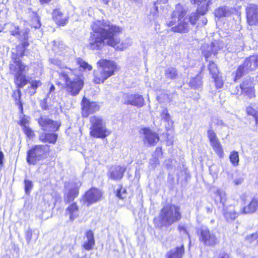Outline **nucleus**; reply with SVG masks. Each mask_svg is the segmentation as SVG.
<instances>
[{
  "label": "nucleus",
  "mask_w": 258,
  "mask_h": 258,
  "mask_svg": "<svg viewBox=\"0 0 258 258\" xmlns=\"http://www.w3.org/2000/svg\"><path fill=\"white\" fill-rule=\"evenodd\" d=\"M194 4H196L199 7L197 12L190 14L189 17H185L186 11L182 5H176L175 10L173 12L171 18L166 21V24L172 27L171 31L174 32L185 33L189 29V22L195 25L199 18V14L204 15L208 10L210 1L191 0Z\"/></svg>",
  "instance_id": "f257e3e1"
},
{
  "label": "nucleus",
  "mask_w": 258,
  "mask_h": 258,
  "mask_svg": "<svg viewBox=\"0 0 258 258\" xmlns=\"http://www.w3.org/2000/svg\"><path fill=\"white\" fill-rule=\"evenodd\" d=\"M115 27L108 20H94L91 25V31L88 40L87 47L92 50H98L103 48L105 43L110 46L114 44L112 31Z\"/></svg>",
  "instance_id": "f03ea898"
},
{
  "label": "nucleus",
  "mask_w": 258,
  "mask_h": 258,
  "mask_svg": "<svg viewBox=\"0 0 258 258\" xmlns=\"http://www.w3.org/2000/svg\"><path fill=\"white\" fill-rule=\"evenodd\" d=\"M60 79L65 82L67 91L72 96L78 95L84 86V81L80 76H76L74 71L65 68L58 72Z\"/></svg>",
  "instance_id": "7ed1b4c3"
},
{
  "label": "nucleus",
  "mask_w": 258,
  "mask_h": 258,
  "mask_svg": "<svg viewBox=\"0 0 258 258\" xmlns=\"http://www.w3.org/2000/svg\"><path fill=\"white\" fill-rule=\"evenodd\" d=\"M10 73L14 76V82L18 88H23L27 83L26 74L28 71L29 66L19 58L12 57L9 64Z\"/></svg>",
  "instance_id": "20e7f679"
},
{
  "label": "nucleus",
  "mask_w": 258,
  "mask_h": 258,
  "mask_svg": "<svg viewBox=\"0 0 258 258\" xmlns=\"http://www.w3.org/2000/svg\"><path fill=\"white\" fill-rule=\"evenodd\" d=\"M97 64L98 69L94 71L93 82L98 84L104 83L114 74L116 64L113 61L104 59L99 60Z\"/></svg>",
  "instance_id": "39448f33"
},
{
  "label": "nucleus",
  "mask_w": 258,
  "mask_h": 258,
  "mask_svg": "<svg viewBox=\"0 0 258 258\" xmlns=\"http://www.w3.org/2000/svg\"><path fill=\"white\" fill-rule=\"evenodd\" d=\"M179 207L167 204L163 207L159 214V220L162 226H169L178 221L181 217Z\"/></svg>",
  "instance_id": "423d86ee"
},
{
  "label": "nucleus",
  "mask_w": 258,
  "mask_h": 258,
  "mask_svg": "<svg viewBox=\"0 0 258 258\" xmlns=\"http://www.w3.org/2000/svg\"><path fill=\"white\" fill-rule=\"evenodd\" d=\"M91 126L90 134L96 138H105L110 134V132L106 126L105 121L99 116H93L90 117Z\"/></svg>",
  "instance_id": "0eeeda50"
},
{
  "label": "nucleus",
  "mask_w": 258,
  "mask_h": 258,
  "mask_svg": "<svg viewBox=\"0 0 258 258\" xmlns=\"http://www.w3.org/2000/svg\"><path fill=\"white\" fill-rule=\"evenodd\" d=\"M49 150L46 145H35L27 151V161L29 164L35 165L44 158V154Z\"/></svg>",
  "instance_id": "6e6552de"
},
{
  "label": "nucleus",
  "mask_w": 258,
  "mask_h": 258,
  "mask_svg": "<svg viewBox=\"0 0 258 258\" xmlns=\"http://www.w3.org/2000/svg\"><path fill=\"white\" fill-rule=\"evenodd\" d=\"M258 68V55H252L245 59L243 64L237 69L234 81L240 78L243 75Z\"/></svg>",
  "instance_id": "1a4fd4ad"
},
{
  "label": "nucleus",
  "mask_w": 258,
  "mask_h": 258,
  "mask_svg": "<svg viewBox=\"0 0 258 258\" xmlns=\"http://www.w3.org/2000/svg\"><path fill=\"white\" fill-rule=\"evenodd\" d=\"M81 182L78 179H74L65 183L64 188V202L69 204L78 197Z\"/></svg>",
  "instance_id": "9d476101"
},
{
  "label": "nucleus",
  "mask_w": 258,
  "mask_h": 258,
  "mask_svg": "<svg viewBox=\"0 0 258 258\" xmlns=\"http://www.w3.org/2000/svg\"><path fill=\"white\" fill-rule=\"evenodd\" d=\"M199 241L208 246H214L219 243L218 238L214 233L207 227L202 226L197 230Z\"/></svg>",
  "instance_id": "9b49d317"
},
{
  "label": "nucleus",
  "mask_w": 258,
  "mask_h": 258,
  "mask_svg": "<svg viewBox=\"0 0 258 258\" xmlns=\"http://www.w3.org/2000/svg\"><path fill=\"white\" fill-rule=\"evenodd\" d=\"M113 27L116 28L115 29V31H112V39L114 41V44L113 45L110 46L119 50H123L131 46L132 44V41L130 38H126L120 42L119 38L117 37L116 35L121 32V29L116 25H113Z\"/></svg>",
  "instance_id": "f8f14e48"
},
{
  "label": "nucleus",
  "mask_w": 258,
  "mask_h": 258,
  "mask_svg": "<svg viewBox=\"0 0 258 258\" xmlns=\"http://www.w3.org/2000/svg\"><path fill=\"white\" fill-rule=\"evenodd\" d=\"M122 101L124 104L131 105L137 108H141L145 105L143 96L138 93L124 94L122 96Z\"/></svg>",
  "instance_id": "ddd939ff"
},
{
  "label": "nucleus",
  "mask_w": 258,
  "mask_h": 258,
  "mask_svg": "<svg viewBox=\"0 0 258 258\" xmlns=\"http://www.w3.org/2000/svg\"><path fill=\"white\" fill-rule=\"evenodd\" d=\"M10 30V32L11 35L16 36L19 39L22 41V47L23 49L22 52L20 53V56H22L24 55V49L29 45V43L27 41L28 39V32L27 31H19V27L13 24L9 25Z\"/></svg>",
  "instance_id": "4468645a"
},
{
  "label": "nucleus",
  "mask_w": 258,
  "mask_h": 258,
  "mask_svg": "<svg viewBox=\"0 0 258 258\" xmlns=\"http://www.w3.org/2000/svg\"><path fill=\"white\" fill-rule=\"evenodd\" d=\"M207 136L210 141V145L213 150L219 157H222L223 151L216 134L212 129L210 128L207 131Z\"/></svg>",
  "instance_id": "2eb2a0df"
},
{
  "label": "nucleus",
  "mask_w": 258,
  "mask_h": 258,
  "mask_svg": "<svg viewBox=\"0 0 258 258\" xmlns=\"http://www.w3.org/2000/svg\"><path fill=\"white\" fill-rule=\"evenodd\" d=\"M38 122L42 129L45 131L55 132L60 125L58 121H53L46 116H41Z\"/></svg>",
  "instance_id": "dca6fc26"
},
{
  "label": "nucleus",
  "mask_w": 258,
  "mask_h": 258,
  "mask_svg": "<svg viewBox=\"0 0 258 258\" xmlns=\"http://www.w3.org/2000/svg\"><path fill=\"white\" fill-rule=\"evenodd\" d=\"M99 106L95 102H90L85 97L82 101V114L83 117H87L90 114L99 110Z\"/></svg>",
  "instance_id": "f3484780"
},
{
  "label": "nucleus",
  "mask_w": 258,
  "mask_h": 258,
  "mask_svg": "<svg viewBox=\"0 0 258 258\" xmlns=\"http://www.w3.org/2000/svg\"><path fill=\"white\" fill-rule=\"evenodd\" d=\"M144 135V143L148 145H155L159 140L158 134L149 128H143L141 131Z\"/></svg>",
  "instance_id": "a211bd4d"
},
{
  "label": "nucleus",
  "mask_w": 258,
  "mask_h": 258,
  "mask_svg": "<svg viewBox=\"0 0 258 258\" xmlns=\"http://www.w3.org/2000/svg\"><path fill=\"white\" fill-rule=\"evenodd\" d=\"M247 21L249 25H258L257 8L254 5H250L246 8Z\"/></svg>",
  "instance_id": "6ab92c4d"
},
{
  "label": "nucleus",
  "mask_w": 258,
  "mask_h": 258,
  "mask_svg": "<svg viewBox=\"0 0 258 258\" xmlns=\"http://www.w3.org/2000/svg\"><path fill=\"white\" fill-rule=\"evenodd\" d=\"M101 196V192L99 190L92 188L86 192L84 196V200L88 203V205H90L99 201Z\"/></svg>",
  "instance_id": "aec40b11"
},
{
  "label": "nucleus",
  "mask_w": 258,
  "mask_h": 258,
  "mask_svg": "<svg viewBox=\"0 0 258 258\" xmlns=\"http://www.w3.org/2000/svg\"><path fill=\"white\" fill-rule=\"evenodd\" d=\"M79 207L76 203L69 205L65 211V215L69 217V220L71 222L79 217Z\"/></svg>",
  "instance_id": "412c9836"
},
{
  "label": "nucleus",
  "mask_w": 258,
  "mask_h": 258,
  "mask_svg": "<svg viewBox=\"0 0 258 258\" xmlns=\"http://www.w3.org/2000/svg\"><path fill=\"white\" fill-rule=\"evenodd\" d=\"M126 170L125 166H115L110 169L109 177L113 180L120 179Z\"/></svg>",
  "instance_id": "4be33fe9"
},
{
  "label": "nucleus",
  "mask_w": 258,
  "mask_h": 258,
  "mask_svg": "<svg viewBox=\"0 0 258 258\" xmlns=\"http://www.w3.org/2000/svg\"><path fill=\"white\" fill-rule=\"evenodd\" d=\"M258 209V199L253 198L250 203L240 210V213L247 214L254 213Z\"/></svg>",
  "instance_id": "5701e85b"
},
{
  "label": "nucleus",
  "mask_w": 258,
  "mask_h": 258,
  "mask_svg": "<svg viewBox=\"0 0 258 258\" xmlns=\"http://www.w3.org/2000/svg\"><path fill=\"white\" fill-rule=\"evenodd\" d=\"M85 241L83 244V247L86 250H90L92 249L95 244L94 234L91 230H89L86 232Z\"/></svg>",
  "instance_id": "b1692460"
},
{
  "label": "nucleus",
  "mask_w": 258,
  "mask_h": 258,
  "mask_svg": "<svg viewBox=\"0 0 258 258\" xmlns=\"http://www.w3.org/2000/svg\"><path fill=\"white\" fill-rule=\"evenodd\" d=\"M52 18L58 25L63 26L68 22V17L64 16L59 10H55L52 13Z\"/></svg>",
  "instance_id": "393cba45"
},
{
  "label": "nucleus",
  "mask_w": 258,
  "mask_h": 258,
  "mask_svg": "<svg viewBox=\"0 0 258 258\" xmlns=\"http://www.w3.org/2000/svg\"><path fill=\"white\" fill-rule=\"evenodd\" d=\"M201 49L206 59L211 55L212 53L216 55L218 50L217 46L215 43H212L210 46L208 44L204 45Z\"/></svg>",
  "instance_id": "a878e982"
},
{
  "label": "nucleus",
  "mask_w": 258,
  "mask_h": 258,
  "mask_svg": "<svg viewBox=\"0 0 258 258\" xmlns=\"http://www.w3.org/2000/svg\"><path fill=\"white\" fill-rule=\"evenodd\" d=\"M240 213V210L236 212L234 207L233 206H230L226 209H224V216L227 221L234 220Z\"/></svg>",
  "instance_id": "bb28decb"
},
{
  "label": "nucleus",
  "mask_w": 258,
  "mask_h": 258,
  "mask_svg": "<svg viewBox=\"0 0 258 258\" xmlns=\"http://www.w3.org/2000/svg\"><path fill=\"white\" fill-rule=\"evenodd\" d=\"M184 252V246L182 245L180 247H176L171 249L166 254L167 258H182Z\"/></svg>",
  "instance_id": "cd10ccee"
},
{
  "label": "nucleus",
  "mask_w": 258,
  "mask_h": 258,
  "mask_svg": "<svg viewBox=\"0 0 258 258\" xmlns=\"http://www.w3.org/2000/svg\"><path fill=\"white\" fill-rule=\"evenodd\" d=\"M57 139V135L53 133H42L39 136V140L43 143L55 144Z\"/></svg>",
  "instance_id": "c85d7f7f"
},
{
  "label": "nucleus",
  "mask_w": 258,
  "mask_h": 258,
  "mask_svg": "<svg viewBox=\"0 0 258 258\" xmlns=\"http://www.w3.org/2000/svg\"><path fill=\"white\" fill-rule=\"evenodd\" d=\"M164 75L166 78L169 80H175L179 78L177 70L173 67H169L165 69Z\"/></svg>",
  "instance_id": "c756f323"
},
{
  "label": "nucleus",
  "mask_w": 258,
  "mask_h": 258,
  "mask_svg": "<svg viewBox=\"0 0 258 258\" xmlns=\"http://www.w3.org/2000/svg\"><path fill=\"white\" fill-rule=\"evenodd\" d=\"M214 193L215 195V202L220 203L222 204L223 207H224L226 201V195L225 192L220 189H216Z\"/></svg>",
  "instance_id": "7c9ffc66"
},
{
  "label": "nucleus",
  "mask_w": 258,
  "mask_h": 258,
  "mask_svg": "<svg viewBox=\"0 0 258 258\" xmlns=\"http://www.w3.org/2000/svg\"><path fill=\"white\" fill-rule=\"evenodd\" d=\"M231 13V10L227 7H222L215 11V15L217 17H226Z\"/></svg>",
  "instance_id": "2f4dec72"
},
{
  "label": "nucleus",
  "mask_w": 258,
  "mask_h": 258,
  "mask_svg": "<svg viewBox=\"0 0 258 258\" xmlns=\"http://www.w3.org/2000/svg\"><path fill=\"white\" fill-rule=\"evenodd\" d=\"M172 96L167 91H163L157 96L158 100L162 103L169 102L172 101Z\"/></svg>",
  "instance_id": "473e14b6"
},
{
  "label": "nucleus",
  "mask_w": 258,
  "mask_h": 258,
  "mask_svg": "<svg viewBox=\"0 0 258 258\" xmlns=\"http://www.w3.org/2000/svg\"><path fill=\"white\" fill-rule=\"evenodd\" d=\"M189 84L191 88H197L201 85V79L199 76L191 78Z\"/></svg>",
  "instance_id": "72a5a7b5"
},
{
  "label": "nucleus",
  "mask_w": 258,
  "mask_h": 258,
  "mask_svg": "<svg viewBox=\"0 0 258 258\" xmlns=\"http://www.w3.org/2000/svg\"><path fill=\"white\" fill-rule=\"evenodd\" d=\"M246 112L247 114L253 116L255 118V123L258 126V112L251 106H248L246 108Z\"/></svg>",
  "instance_id": "f704fd0d"
},
{
  "label": "nucleus",
  "mask_w": 258,
  "mask_h": 258,
  "mask_svg": "<svg viewBox=\"0 0 258 258\" xmlns=\"http://www.w3.org/2000/svg\"><path fill=\"white\" fill-rule=\"evenodd\" d=\"M208 69L210 74L212 76V77H216V76L218 74V70L217 68L216 64L214 62L212 61L210 62L208 65Z\"/></svg>",
  "instance_id": "c9c22d12"
},
{
  "label": "nucleus",
  "mask_w": 258,
  "mask_h": 258,
  "mask_svg": "<svg viewBox=\"0 0 258 258\" xmlns=\"http://www.w3.org/2000/svg\"><path fill=\"white\" fill-rule=\"evenodd\" d=\"M77 62L78 64L79 65L80 67L83 68L84 70L90 71L92 69V67L91 65L89 64L87 62L80 58H77Z\"/></svg>",
  "instance_id": "e433bc0d"
},
{
  "label": "nucleus",
  "mask_w": 258,
  "mask_h": 258,
  "mask_svg": "<svg viewBox=\"0 0 258 258\" xmlns=\"http://www.w3.org/2000/svg\"><path fill=\"white\" fill-rule=\"evenodd\" d=\"M161 118L165 122H172L171 120V117L170 114L168 113V111L167 108H164L161 112Z\"/></svg>",
  "instance_id": "4c0bfd02"
},
{
  "label": "nucleus",
  "mask_w": 258,
  "mask_h": 258,
  "mask_svg": "<svg viewBox=\"0 0 258 258\" xmlns=\"http://www.w3.org/2000/svg\"><path fill=\"white\" fill-rule=\"evenodd\" d=\"M230 160L233 165H237L239 162V156L237 152L233 151L230 155Z\"/></svg>",
  "instance_id": "58836bf2"
},
{
  "label": "nucleus",
  "mask_w": 258,
  "mask_h": 258,
  "mask_svg": "<svg viewBox=\"0 0 258 258\" xmlns=\"http://www.w3.org/2000/svg\"><path fill=\"white\" fill-rule=\"evenodd\" d=\"M13 97L15 98L16 103L19 104V107L22 110V104L21 103L20 99L21 98V91L19 89L14 91L13 94Z\"/></svg>",
  "instance_id": "ea45409f"
},
{
  "label": "nucleus",
  "mask_w": 258,
  "mask_h": 258,
  "mask_svg": "<svg viewBox=\"0 0 258 258\" xmlns=\"http://www.w3.org/2000/svg\"><path fill=\"white\" fill-rule=\"evenodd\" d=\"M252 88V83L251 80H247L244 81L240 85L241 91Z\"/></svg>",
  "instance_id": "a19ab883"
},
{
  "label": "nucleus",
  "mask_w": 258,
  "mask_h": 258,
  "mask_svg": "<svg viewBox=\"0 0 258 258\" xmlns=\"http://www.w3.org/2000/svg\"><path fill=\"white\" fill-rule=\"evenodd\" d=\"M24 184H25V193L27 195H29L33 188V183L31 181H30L29 180L25 179Z\"/></svg>",
  "instance_id": "79ce46f5"
},
{
  "label": "nucleus",
  "mask_w": 258,
  "mask_h": 258,
  "mask_svg": "<svg viewBox=\"0 0 258 258\" xmlns=\"http://www.w3.org/2000/svg\"><path fill=\"white\" fill-rule=\"evenodd\" d=\"M168 2V0H157L154 3V9L157 12L159 11V9H161L163 5L166 4Z\"/></svg>",
  "instance_id": "37998d69"
},
{
  "label": "nucleus",
  "mask_w": 258,
  "mask_h": 258,
  "mask_svg": "<svg viewBox=\"0 0 258 258\" xmlns=\"http://www.w3.org/2000/svg\"><path fill=\"white\" fill-rule=\"evenodd\" d=\"M126 190L123 187H120V189L117 190L116 196L121 200L126 198Z\"/></svg>",
  "instance_id": "c03bdc74"
},
{
  "label": "nucleus",
  "mask_w": 258,
  "mask_h": 258,
  "mask_svg": "<svg viewBox=\"0 0 258 258\" xmlns=\"http://www.w3.org/2000/svg\"><path fill=\"white\" fill-rule=\"evenodd\" d=\"M212 78L214 80L216 88L218 89L221 88L223 85V82L222 79L219 77L218 74L216 76V77Z\"/></svg>",
  "instance_id": "a18cd8bd"
},
{
  "label": "nucleus",
  "mask_w": 258,
  "mask_h": 258,
  "mask_svg": "<svg viewBox=\"0 0 258 258\" xmlns=\"http://www.w3.org/2000/svg\"><path fill=\"white\" fill-rule=\"evenodd\" d=\"M41 85V83L39 80L32 81L31 83V88L33 91H30L32 94H34L35 93V90L37 88Z\"/></svg>",
  "instance_id": "49530a36"
},
{
  "label": "nucleus",
  "mask_w": 258,
  "mask_h": 258,
  "mask_svg": "<svg viewBox=\"0 0 258 258\" xmlns=\"http://www.w3.org/2000/svg\"><path fill=\"white\" fill-rule=\"evenodd\" d=\"M33 235V231L31 229H28L25 232V238L28 244H29Z\"/></svg>",
  "instance_id": "de8ad7c7"
},
{
  "label": "nucleus",
  "mask_w": 258,
  "mask_h": 258,
  "mask_svg": "<svg viewBox=\"0 0 258 258\" xmlns=\"http://www.w3.org/2000/svg\"><path fill=\"white\" fill-rule=\"evenodd\" d=\"M258 238V232H255L247 236L245 238V240L249 243L252 242L253 240Z\"/></svg>",
  "instance_id": "09e8293b"
},
{
  "label": "nucleus",
  "mask_w": 258,
  "mask_h": 258,
  "mask_svg": "<svg viewBox=\"0 0 258 258\" xmlns=\"http://www.w3.org/2000/svg\"><path fill=\"white\" fill-rule=\"evenodd\" d=\"M242 93H245L246 95H247L249 98H251L254 96V92L253 89V87L246 89L244 91H241Z\"/></svg>",
  "instance_id": "8fccbe9b"
},
{
  "label": "nucleus",
  "mask_w": 258,
  "mask_h": 258,
  "mask_svg": "<svg viewBox=\"0 0 258 258\" xmlns=\"http://www.w3.org/2000/svg\"><path fill=\"white\" fill-rule=\"evenodd\" d=\"M29 117L24 115L21 118L20 120V124L22 126H25L29 122Z\"/></svg>",
  "instance_id": "3c124183"
},
{
  "label": "nucleus",
  "mask_w": 258,
  "mask_h": 258,
  "mask_svg": "<svg viewBox=\"0 0 258 258\" xmlns=\"http://www.w3.org/2000/svg\"><path fill=\"white\" fill-rule=\"evenodd\" d=\"M159 164V162L157 159L154 158L151 159L150 161V164L152 166V168H155L157 164Z\"/></svg>",
  "instance_id": "603ef678"
},
{
  "label": "nucleus",
  "mask_w": 258,
  "mask_h": 258,
  "mask_svg": "<svg viewBox=\"0 0 258 258\" xmlns=\"http://www.w3.org/2000/svg\"><path fill=\"white\" fill-rule=\"evenodd\" d=\"M50 61L52 63L58 66V67L61 68V62L60 60L57 59H51Z\"/></svg>",
  "instance_id": "864d4df0"
},
{
  "label": "nucleus",
  "mask_w": 258,
  "mask_h": 258,
  "mask_svg": "<svg viewBox=\"0 0 258 258\" xmlns=\"http://www.w3.org/2000/svg\"><path fill=\"white\" fill-rule=\"evenodd\" d=\"M24 131L25 133L29 136H31L33 134V132L31 129L27 126H24Z\"/></svg>",
  "instance_id": "5fc2aeb1"
},
{
  "label": "nucleus",
  "mask_w": 258,
  "mask_h": 258,
  "mask_svg": "<svg viewBox=\"0 0 258 258\" xmlns=\"http://www.w3.org/2000/svg\"><path fill=\"white\" fill-rule=\"evenodd\" d=\"M47 98H46L43 99L42 102H41V106L43 109H47L48 108V105L47 104Z\"/></svg>",
  "instance_id": "6e6d98bb"
},
{
  "label": "nucleus",
  "mask_w": 258,
  "mask_h": 258,
  "mask_svg": "<svg viewBox=\"0 0 258 258\" xmlns=\"http://www.w3.org/2000/svg\"><path fill=\"white\" fill-rule=\"evenodd\" d=\"M55 90L54 86L52 84L51 85V86L49 89V93L47 95V97H50V96L51 95V97H53V95L52 94L53 92H54Z\"/></svg>",
  "instance_id": "4d7b16f0"
},
{
  "label": "nucleus",
  "mask_w": 258,
  "mask_h": 258,
  "mask_svg": "<svg viewBox=\"0 0 258 258\" xmlns=\"http://www.w3.org/2000/svg\"><path fill=\"white\" fill-rule=\"evenodd\" d=\"M242 182V179L241 178L236 179L234 180V183L235 185H238L241 183Z\"/></svg>",
  "instance_id": "13d9d810"
},
{
  "label": "nucleus",
  "mask_w": 258,
  "mask_h": 258,
  "mask_svg": "<svg viewBox=\"0 0 258 258\" xmlns=\"http://www.w3.org/2000/svg\"><path fill=\"white\" fill-rule=\"evenodd\" d=\"M219 258H230V257L228 254L223 253L219 255Z\"/></svg>",
  "instance_id": "bf43d9fd"
},
{
  "label": "nucleus",
  "mask_w": 258,
  "mask_h": 258,
  "mask_svg": "<svg viewBox=\"0 0 258 258\" xmlns=\"http://www.w3.org/2000/svg\"><path fill=\"white\" fill-rule=\"evenodd\" d=\"M4 159V154L2 151H0V163L2 164Z\"/></svg>",
  "instance_id": "052dcab7"
},
{
  "label": "nucleus",
  "mask_w": 258,
  "mask_h": 258,
  "mask_svg": "<svg viewBox=\"0 0 258 258\" xmlns=\"http://www.w3.org/2000/svg\"><path fill=\"white\" fill-rule=\"evenodd\" d=\"M51 0H40L41 4H46L49 2Z\"/></svg>",
  "instance_id": "680f3d73"
},
{
  "label": "nucleus",
  "mask_w": 258,
  "mask_h": 258,
  "mask_svg": "<svg viewBox=\"0 0 258 258\" xmlns=\"http://www.w3.org/2000/svg\"><path fill=\"white\" fill-rule=\"evenodd\" d=\"M202 23H203V24L204 25H206L207 23V20L206 18H204L203 19H202Z\"/></svg>",
  "instance_id": "e2e57ef3"
},
{
  "label": "nucleus",
  "mask_w": 258,
  "mask_h": 258,
  "mask_svg": "<svg viewBox=\"0 0 258 258\" xmlns=\"http://www.w3.org/2000/svg\"><path fill=\"white\" fill-rule=\"evenodd\" d=\"M206 209H207V212H208V213H211V212H212V209H211L210 208L207 207V208H206Z\"/></svg>",
  "instance_id": "0e129e2a"
},
{
  "label": "nucleus",
  "mask_w": 258,
  "mask_h": 258,
  "mask_svg": "<svg viewBox=\"0 0 258 258\" xmlns=\"http://www.w3.org/2000/svg\"><path fill=\"white\" fill-rule=\"evenodd\" d=\"M156 152H159L161 153V148L160 147H157L156 148Z\"/></svg>",
  "instance_id": "69168bd1"
},
{
  "label": "nucleus",
  "mask_w": 258,
  "mask_h": 258,
  "mask_svg": "<svg viewBox=\"0 0 258 258\" xmlns=\"http://www.w3.org/2000/svg\"><path fill=\"white\" fill-rule=\"evenodd\" d=\"M35 240H37L38 238L39 232L37 231L36 233H35Z\"/></svg>",
  "instance_id": "338daca9"
},
{
  "label": "nucleus",
  "mask_w": 258,
  "mask_h": 258,
  "mask_svg": "<svg viewBox=\"0 0 258 258\" xmlns=\"http://www.w3.org/2000/svg\"><path fill=\"white\" fill-rule=\"evenodd\" d=\"M217 124H219V125H223V122L222 120H219L217 122Z\"/></svg>",
  "instance_id": "774afa93"
}]
</instances>
